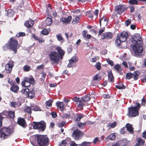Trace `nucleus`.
I'll return each mask as SVG.
<instances>
[{
	"label": "nucleus",
	"instance_id": "f257e3e1",
	"mask_svg": "<svg viewBox=\"0 0 146 146\" xmlns=\"http://www.w3.org/2000/svg\"><path fill=\"white\" fill-rule=\"evenodd\" d=\"M135 106H131L128 109V115L130 117H135L138 116L139 114V110L140 108L141 105L140 104L135 102H134Z\"/></svg>",
	"mask_w": 146,
	"mask_h": 146
},
{
	"label": "nucleus",
	"instance_id": "e2e57ef3",
	"mask_svg": "<svg viewBox=\"0 0 146 146\" xmlns=\"http://www.w3.org/2000/svg\"><path fill=\"white\" fill-rule=\"evenodd\" d=\"M3 49L4 51L7 50L8 49H9L8 44H7L4 46L3 47Z\"/></svg>",
	"mask_w": 146,
	"mask_h": 146
},
{
	"label": "nucleus",
	"instance_id": "603ef678",
	"mask_svg": "<svg viewBox=\"0 0 146 146\" xmlns=\"http://www.w3.org/2000/svg\"><path fill=\"white\" fill-rule=\"evenodd\" d=\"M70 60H71L72 62L74 63L77 62L78 58L77 57L74 56L72 57Z\"/></svg>",
	"mask_w": 146,
	"mask_h": 146
},
{
	"label": "nucleus",
	"instance_id": "393cba45",
	"mask_svg": "<svg viewBox=\"0 0 146 146\" xmlns=\"http://www.w3.org/2000/svg\"><path fill=\"white\" fill-rule=\"evenodd\" d=\"M19 87L16 84H13L11 88V90L13 92L17 93V91L19 90Z\"/></svg>",
	"mask_w": 146,
	"mask_h": 146
},
{
	"label": "nucleus",
	"instance_id": "b1692460",
	"mask_svg": "<svg viewBox=\"0 0 146 146\" xmlns=\"http://www.w3.org/2000/svg\"><path fill=\"white\" fill-rule=\"evenodd\" d=\"M34 21L31 20L27 21L25 23V26L27 27H32L34 24Z\"/></svg>",
	"mask_w": 146,
	"mask_h": 146
},
{
	"label": "nucleus",
	"instance_id": "aec40b11",
	"mask_svg": "<svg viewBox=\"0 0 146 146\" xmlns=\"http://www.w3.org/2000/svg\"><path fill=\"white\" fill-rule=\"evenodd\" d=\"M72 13H73V17H80L82 14L81 12L79 9H77L75 10H73Z\"/></svg>",
	"mask_w": 146,
	"mask_h": 146
},
{
	"label": "nucleus",
	"instance_id": "58836bf2",
	"mask_svg": "<svg viewBox=\"0 0 146 146\" xmlns=\"http://www.w3.org/2000/svg\"><path fill=\"white\" fill-rule=\"evenodd\" d=\"M52 102V100H50L46 102V107L47 109H49L50 107L51 106Z\"/></svg>",
	"mask_w": 146,
	"mask_h": 146
},
{
	"label": "nucleus",
	"instance_id": "ea45409f",
	"mask_svg": "<svg viewBox=\"0 0 146 146\" xmlns=\"http://www.w3.org/2000/svg\"><path fill=\"white\" fill-rule=\"evenodd\" d=\"M31 108L32 110L35 111H41V110L40 108L36 105H33L31 106Z\"/></svg>",
	"mask_w": 146,
	"mask_h": 146
},
{
	"label": "nucleus",
	"instance_id": "2f4dec72",
	"mask_svg": "<svg viewBox=\"0 0 146 146\" xmlns=\"http://www.w3.org/2000/svg\"><path fill=\"white\" fill-rule=\"evenodd\" d=\"M84 116V115L83 114H77L75 117V120L76 121H79Z\"/></svg>",
	"mask_w": 146,
	"mask_h": 146
},
{
	"label": "nucleus",
	"instance_id": "338daca9",
	"mask_svg": "<svg viewBox=\"0 0 146 146\" xmlns=\"http://www.w3.org/2000/svg\"><path fill=\"white\" fill-rule=\"evenodd\" d=\"M131 21L130 19H128L126 20L125 22V25L126 26H128L131 23Z\"/></svg>",
	"mask_w": 146,
	"mask_h": 146
},
{
	"label": "nucleus",
	"instance_id": "0e129e2a",
	"mask_svg": "<svg viewBox=\"0 0 146 146\" xmlns=\"http://www.w3.org/2000/svg\"><path fill=\"white\" fill-rule=\"evenodd\" d=\"M25 34L24 33L20 32L17 33L16 34V36L17 37H19L21 36H25Z\"/></svg>",
	"mask_w": 146,
	"mask_h": 146
},
{
	"label": "nucleus",
	"instance_id": "7c9ffc66",
	"mask_svg": "<svg viewBox=\"0 0 146 146\" xmlns=\"http://www.w3.org/2000/svg\"><path fill=\"white\" fill-rule=\"evenodd\" d=\"M32 36L35 40H38L39 43H42L44 42V40L41 38H38L34 34Z\"/></svg>",
	"mask_w": 146,
	"mask_h": 146
},
{
	"label": "nucleus",
	"instance_id": "f704fd0d",
	"mask_svg": "<svg viewBox=\"0 0 146 146\" xmlns=\"http://www.w3.org/2000/svg\"><path fill=\"white\" fill-rule=\"evenodd\" d=\"M46 25H50L52 23V21L51 18L48 17L45 20Z\"/></svg>",
	"mask_w": 146,
	"mask_h": 146
},
{
	"label": "nucleus",
	"instance_id": "1a4fd4ad",
	"mask_svg": "<svg viewBox=\"0 0 146 146\" xmlns=\"http://www.w3.org/2000/svg\"><path fill=\"white\" fill-rule=\"evenodd\" d=\"M128 36L127 33L125 31H123L121 33L119 34L117 36L119 37L122 42L125 41Z\"/></svg>",
	"mask_w": 146,
	"mask_h": 146
},
{
	"label": "nucleus",
	"instance_id": "052dcab7",
	"mask_svg": "<svg viewBox=\"0 0 146 146\" xmlns=\"http://www.w3.org/2000/svg\"><path fill=\"white\" fill-rule=\"evenodd\" d=\"M93 79L94 80H100L101 79V77L98 74H96L93 77Z\"/></svg>",
	"mask_w": 146,
	"mask_h": 146
},
{
	"label": "nucleus",
	"instance_id": "20e7f679",
	"mask_svg": "<svg viewBox=\"0 0 146 146\" xmlns=\"http://www.w3.org/2000/svg\"><path fill=\"white\" fill-rule=\"evenodd\" d=\"M46 123L42 121L39 122H34L33 128L35 129H38L40 131H43L46 127Z\"/></svg>",
	"mask_w": 146,
	"mask_h": 146
},
{
	"label": "nucleus",
	"instance_id": "bb28decb",
	"mask_svg": "<svg viewBox=\"0 0 146 146\" xmlns=\"http://www.w3.org/2000/svg\"><path fill=\"white\" fill-rule=\"evenodd\" d=\"M126 126L127 130L128 131L131 133H133V129L131 125L129 123H127L126 125Z\"/></svg>",
	"mask_w": 146,
	"mask_h": 146
},
{
	"label": "nucleus",
	"instance_id": "a878e982",
	"mask_svg": "<svg viewBox=\"0 0 146 146\" xmlns=\"http://www.w3.org/2000/svg\"><path fill=\"white\" fill-rule=\"evenodd\" d=\"M108 78L109 81L112 82H113L114 80L112 73L111 71H109L108 74Z\"/></svg>",
	"mask_w": 146,
	"mask_h": 146
},
{
	"label": "nucleus",
	"instance_id": "0eeeda50",
	"mask_svg": "<svg viewBox=\"0 0 146 146\" xmlns=\"http://www.w3.org/2000/svg\"><path fill=\"white\" fill-rule=\"evenodd\" d=\"M82 135V132L79 130L77 129L74 131L72 135L75 140H79Z\"/></svg>",
	"mask_w": 146,
	"mask_h": 146
},
{
	"label": "nucleus",
	"instance_id": "cd10ccee",
	"mask_svg": "<svg viewBox=\"0 0 146 146\" xmlns=\"http://www.w3.org/2000/svg\"><path fill=\"white\" fill-rule=\"evenodd\" d=\"M24 79L27 80L30 84H33L34 83L35 80L32 76H30L28 78H25Z\"/></svg>",
	"mask_w": 146,
	"mask_h": 146
},
{
	"label": "nucleus",
	"instance_id": "473e14b6",
	"mask_svg": "<svg viewBox=\"0 0 146 146\" xmlns=\"http://www.w3.org/2000/svg\"><path fill=\"white\" fill-rule=\"evenodd\" d=\"M24 82H23L22 83V85L26 87H28L30 86V84L27 81V80H25L24 79Z\"/></svg>",
	"mask_w": 146,
	"mask_h": 146
},
{
	"label": "nucleus",
	"instance_id": "4468645a",
	"mask_svg": "<svg viewBox=\"0 0 146 146\" xmlns=\"http://www.w3.org/2000/svg\"><path fill=\"white\" fill-rule=\"evenodd\" d=\"M46 12L48 14V15L50 14L51 13H52L54 17L56 16L57 15L55 11L51 10V6L50 5H48V6L47 8Z\"/></svg>",
	"mask_w": 146,
	"mask_h": 146
},
{
	"label": "nucleus",
	"instance_id": "5fc2aeb1",
	"mask_svg": "<svg viewBox=\"0 0 146 146\" xmlns=\"http://www.w3.org/2000/svg\"><path fill=\"white\" fill-rule=\"evenodd\" d=\"M31 67L27 65H25L23 67L24 70L25 71L28 72L30 69Z\"/></svg>",
	"mask_w": 146,
	"mask_h": 146
},
{
	"label": "nucleus",
	"instance_id": "bf43d9fd",
	"mask_svg": "<svg viewBox=\"0 0 146 146\" xmlns=\"http://www.w3.org/2000/svg\"><path fill=\"white\" fill-rule=\"evenodd\" d=\"M86 124V122H84V123L79 122L78 123V125L79 127L80 128H82Z\"/></svg>",
	"mask_w": 146,
	"mask_h": 146
},
{
	"label": "nucleus",
	"instance_id": "412c9836",
	"mask_svg": "<svg viewBox=\"0 0 146 146\" xmlns=\"http://www.w3.org/2000/svg\"><path fill=\"white\" fill-rule=\"evenodd\" d=\"M87 33V31L85 30L82 32V36L85 39H89L91 37V35H90L88 34Z\"/></svg>",
	"mask_w": 146,
	"mask_h": 146
},
{
	"label": "nucleus",
	"instance_id": "7ed1b4c3",
	"mask_svg": "<svg viewBox=\"0 0 146 146\" xmlns=\"http://www.w3.org/2000/svg\"><path fill=\"white\" fill-rule=\"evenodd\" d=\"M11 130L9 129L3 127L0 129V138L4 139L8 138L11 133Z\"/></svg>",
	"mask_w": 146,
	"mask_h": 146
},
{
	"label": "nucleus",
	"instance_id": "a19ab883",
	"mask_svg": "<svg viewBox=\"0 0 146 146\" xmlns=\"http://www.w3.org/2000/svg\"><path fill=\"white\" fill-rule=\"evenodd\" d=\"M56 37L58 40L60 41L61 42H63L64 41L63 40V38L62 37L60 34H59L56 35Z\"/></svg>",
	"mask_w": 146,
	"mask_h": 146
},
{
	"label": "nucleus",
	"instance_id": "37998d69",
	"mask_svg": "<svg viewBox=\"0 0 146 146\" xmlns=\"http://www.w3.org/2000/svg\"><path fill=\"white\" fill-rule=\"evenodd\" d=\"M31 108L29 106L26 107L24 111L25 112H27L29 114H31Z\"/></svg>",
	"mask_w": 146,
	"mask_h": 146
},
{
	"label": "nucleus",
	"instance_id": "9b49d317",
	"mask_svg": "<svg viewBox=\"0 0 146 146\" xmlns=\"http://www.w3.org/2000/svg\"><path fill=\"white\" fill-rule=\"evenodd\" d=\"M56 49L57 51V53L59 54V55L60 57V59H62L63 56L64 55L65 53V51L59 46H57L56 48Z\"/></svg>",
	"mask_w": 146,
	"mask_h": 146
},
{
	"label": "nucleus",
	"instance_id": "c756f323",
	"mask_svg": "<svg viewBox=\"0 0 146 146\" xmlns=\"http://www.w3.org/2000/svg\"><path fill=\"white\" fill-rule=\"evenodd\" d=\"M102 22L105 25H107L108 23V19L105 17L101 18L100 20V26Z\"/></svg>",
	"mask_w": 146,
	"mask_h": 146
},
{
	"label": "nucleus",
	"instance_id": "5701e85b",
	"mask_svg": "<svg viewBox=\"0 0 146 146\" xmlns=\"http://www.w3.org/2000/svg\"><path fill=\"white\" fill-rule=\"evenodd\" d=\"M114 69L117 72L121 71L123 69L122 67L119 64L115 65L114 67Z\"/></svg>",
	"mask_w": 146,
	"mask_h": 146
},
{
	"label": "nucleus",
	"instance_id": "de8ad7c7",
	"mask_svg": "<svg viewBox=\"0 0 146 146\" xmlns=\"http://www.w3.org/2000/svg\"><path fill=\"white\" fill-rule=\"evenodd\" d=\"M129 3L131 5L137 4L138 1L137 0H129Z\"/></svg>",
	"mask_w": 146,
	"mask_h": 146
},
{
	"label": "nucleus",
	"instance_id": "c9c22d12",
	"mask_svg": "<svg viewBox=\"0 0 146 146\" xmlns=\"http://www.w3.org/2000/svg\"><path fill=\"white\" fill-rule=\"evenodd\" d=\"M75 17L73 19L72 23L74 24H75L78 23L79 22V21L80 19V17Z\"/></svg>",
	"mask_w": 146,
	"mask_h": 146
},
{
	"label": "nucleus",
	"instance_id": "774afa93",
	"mask_svg": "<svg viewBox=\"0 0 146 146\" xmlns=\"http://www.w3.org/2000/svg\"><path fill=\"white\" fill-rule=\"evenodd\" d=\"M70 146H78V145L76 144L74 141H72L70 143Z\"/></svg>",
	"mask_w": 146,
	"mask_h": 146
},
{
	"label": "nucleus",
	"instance_id": "4d7b16f0",
	"mask_svg": "<svg viewBox=\"0 0 146 146\" xmlns=\"http://www.w3.org/2000/svg\"><path fill=\"white\" fill-rule=\"evenodd\" d=\"M116 87L117 88L120 89H121L124 88V86L122 84H120L116 85Z\"/></svg>",
	"mask_w": 146,
	"mask_h": 146
},
{
	"label": "nucleus",
	"instance_id": "f3484780",
	"mask_svg": "<svg viewBox=\"0 0 146 146\" xmlns=\"http://www.w3.org/2000/svg\"><path fill=\"white\" fill-rule=\"evenodd\" d=\"M112 37V35L110 32H108L103 34L101 38L103 39L106 38L108 39L111 38Z\"/></svg>",
	"mask_w": 146,
	"mask_h": 146
},
{
	"label": "nucleus",
	"instance_id": "680f3d73",
	"mask_svg": "<svg viewBox=\"0 0 146 146\" xmlns=\"http://www.w3.org/2000/svg\"><path fill=\"white\" fill-rule=\"evenodd\" d=\"M106 60L107 62L109 64H110L111 66H113V62L112 60H110L109 58L106 59Z\"/></svg>",
	"mask_w": 146,
	"mask_h": 146
},
{
	"label": "nucleus",
	"instance_id": "4c0bfd02",
	"mask_svg": "<svg viewBox=\"0 0 146 146\" xmlns=\"http://www.w3.org/2000/svg\"><path fill=\"white\" fill-rule=\"evenodd\" d=\"M90 97L88 95L82 98V100L84 102H86L89 101L90 100Z\"/></svg>",
	"mask_w": 146,
	"mask_h": 146
},
{
	"label": "nucleus",
	"instance_id": "c03bdc74",
	"mask_svg": "<svg viewBox=\"0 0 146 146\" xmlns=\"http://www.w3.org/2000/svg\"><path fill=\"white\" fill-rule=\"evenodd\" d=\"M29 91V89L28 88H26L22 89L21 91V92L23 94L27 95Z\"/></svg>",
	"mask_w": 146,
	"mask_h": 146
},
{
	"label": "nucleus",
	"instance_id": "6e6552de",
	"mask_svg": "<svg viewBox=\"0 0 146 146\" xmlns=\"http://www.w3.org/2000/svg\"><path fill=\"white\" fill-rule=\"evenodd\" d=\"M14 62L12 60H9L8 63L5 66V69L7 73H9L12 70V67L14 66Z\"/></svg>",
	"mask_w": 146,
	"mask_h": 146
},
{
	"label": "nucleus",
	"instance_id": "dca6fc26",
	"mask_svg": "<svg viewBox=\"0 0 146 146\" xmlns=\"http://www.w3.org/2000/svg\"><path fill=\"white\" fill-rule=\"evenodd\" d=\"M72 19V17L71 16H68L67 18L63 17L61 18V21L63 23H67L70 22Z\"/></svg>",
	"mask_w": 146,
	"mask_h": 146
},
{
	"label": "nucleus",
	"instance_id": "39448f33",
	"mask_svg": "<svg viewBox=\"0 0 146 146\" xmlns=\"http://www.w3.org/2000/svg\"><path fill=\"white\" fill-rule=\"evenodd\" d=\"M8 44L9 46V49L13 51L15 53H16L17 45L18 44L17 41L15 39L11 38Z\"/></svg>",
	"mask_w": 146,
	"mask_h": 146
},
{
	"label": "nucleus",
	"instance_id": "09e8293b",
	"mask_svg": "<svg viewBox=\"0 0 146 146\" xmlns=\"http://www.w3.org/2000/svg\"><path fill=\"white\" fill-rule=\"evenodd\" d=\"M14 112L11 111H9L8 117H9L11 118H13L14 117Z\"/></svg>",
	"mask_w": 146,
	"mask_h": 146
},
{
	"label": "nucleus",
	"instance_id": "69168bd1",
	"mask_svg": "<svg viewBox=\"0 0 146 146\" xmlns=\"http://www.w3.org/2000/svg\"><path fill=\"white\" fill-rule=\"evenodd\" d=\"M10 106L11 107L15 108L17 106V102H11L10 103Z\"/></svg>",
	"mask_w": 146,
	"mask_h": 146
},
{
	"label": "nucleus",
	"instance_id": "ddd939ff",
	"mask_svg": "<svg viewBox=\"0 0 146 146\" xmlns=\"http://www.w3.org/2000/svg\"><path fill=\"white\" fill-rule=\"evenodd\" d=\"M115 9V11L117 12V13L119 14H121L125 10L123 6L120 5L116 6Z\"/></svg>",
	"mask_w": 146,
	"mask_h": 146
},
{
	"label": "nucleus",
	"instance_id": "a18cd8bd",
	"mask_svg": "<svg viewBox=\"0 0 146 146\" xmlns=\"http://www.w3.org/2000/svg\"><path fill=\"white\" fill-rule=\"evenodd\" d=\"M14 13V11L12 9L8 10L7 12V15L9 17L13 16Z\"/></svg>",
	"mask_w": 146,
	"mask_h": 146
},
{
	"label": "nucleus",
	"instance_id": "8fccbe9b",
	"mask_svg": "<svg viewBox=\"0 0 146 146\" xmlns=\"http://www.w3.org/2000/svg\"><path fill=\"white\" fill-rule=\"evenodd\" d=\"M137 141L139 144L141 145H143L145 143V141L143 139L140 138L138 139Z\"/></svg>",
	"mask_w": 146,
	"mask_h": 146
},
{
	"label": "nucleus",
	"instance_id": "9d476101",
	"mask_svg": "<svg viewBox=\"0 0 146 146\" xmlns=\"http://www.w3.org/2000/svg\"><path fill=\"white\" fill-rule=\"evenodd\" d=\"M141 38L140 35L137 34L135 35L131 39V41L132 42L133 44H136L138 41H141Z\"/></svg>",
	"mask_w": 146,
	"mask_h": 146
},
{
	"label": "nucleus",
	"instance_id": "f8f14e48",
	"mask_svg": "<svg viewBox=\"0 0 146 146\" xmlns=\"http://www.w3.org/2000/svg\"><path fill=\"white\" fill-rule=\"evenodd\" d=\"M39 135H34L31 136L30 138V140L31 143L34 146H37V145H36L35 143L37 141V142L38 141V137Z\"/></svg>",
	"mask_w": 146,
	"mask_h": 146
},
{
	"label": "nucleus",
	"instance_id": "72a5a7b5",
	"mask_svg": "<svg viewBox=\"0 0 146 146\" xmlns=\"http://www.w3.org/2000/svg\"><path fill=\"white\" fill-rule=\"evenodd\" d=\"M116 125L117 123L116 122L114 121L112 123H109L107 125V126L109 128H113L116 126Z\"/></svg>",
	"mask_w": 146,
	"mask_h": 146
},
{
	"label": "nucleus",
	"instance_id": "2eb2a0df",
	"mask_svg": "<svg viewBox=\"0 0 146 146\" xmlns=\"http://www.w3.org/2000/svg\"><path fill=\"white\" fill-rule=\"evenodd\" d=\"M17 122L19 124L24 127H25L27 125L25 120L23 118H18Z\"/></svg>",
	"mask_w": 146,
	"mask_h": 146
},
{
	"label": "nucleus",
	"instance_id": "e433bc0d",
	"mask_svg": "<svg viewBox=\"0 0 146 146\" xmlns=\"http://www.w3.org/2000/svg\"><path fill=\"white\" fill-rule=\"evenodd\" d=\"M91 142L85 141L82 142L81 144H78V146H89Z\"/></svg>",
	"mask_w": 146,
	"mask_h": 146
},
{
	"label": "nucleus",
	"instance_id": "a211bd4d",
	"mask_svg": "<svg viewBox=\"0 0 146 146\" xmlns=\"http://www.w3.org/2000/svg\"><path fill=\"white\" fill-rule=\"evenodd\" d=\"M56 104L57 107L59 108L61 111L64 110V108L63 102L58 101L56 103Z\"/></svg>",
	"mask_w": 146,
	"mask_h": 146
},
{
	"label": "nucleus",
	"instance_id": "49530a36",
	"mask_svg": "<svg viewBox=\"0 0 146 146\" xmlns=\"http://www.w3.org/2000/svg\"><path fill=\"white\" fill-rule=\"evenodd\" d=\"M121 42H122L121 41L119 38L117 36L115 41V44L117 46H119Z\"/></svg>",
	"mask_w": 146,
	"mask_h": 146
},
{
	"label": "nucleus",
	"instance_id": "3c124183",
	"mask_svg": "<svg viewBox=\"0 0 146 146\" xmlns=\"http://www.w3.org/2000/svg\"><path fill=\"white\" fill-rule=\"evenodd\" d=\"M49 32L46 29H44L41 32V34L45 35H47Z\"/></svg>",
	"mask_w": 146,
	"mask_h": 146
},
{
	"label": "nucleus",
	"instance_id": "864d4df0",
	"mask_svg": "<svg viewBox=\"0 0 146 146\" xmlns=\"http://www.w3.org/2000/svg\"><path fill=\"white\" fill-rule=\"evenodd\" d=\"M126 77L128 79H130L133 77L132 74L130 72L127 73L126 74Z\"/></svg>",
	"mask_w": 146,
	"mask_h": 146
},
{
	"label": "nucleus",
	"instance_id": "13d9d810",
	"mask_svg": "<svg viewBox=\"0 0 146 146\" xmlns=\"http://www.w3.org/2000/svg\"><path fill=\"white\" fill-rule=\"evenodd\" d=\"M95 66L98 70H100L101 68L100 63L99 62L96 63L95 65Z\"/></svg>",
	"mask_w": 146,
	"mask_h": 146
},
{
	"label": "nucleus",
	"instance_id": "423d86ee",
	"mask_svg": "<svg viewBox=\"0 0 146 146\" xmlns=\"http://www.w3.org/2000/svg\"><path fill=\"white\" fill-rule=\"evenodd\" d=\"M133 49L135 54L139 55L143 51V48L141 44L139 43L133 45Z\"/></svg>",
	"mask_w": 146,
	"mask_h": 146
},
{
	"label": "nucleus",
	"instance_id": "f03ea898",
	"mask_svg": "<svg viewBox=\"0 0 146 146\" xmlns=\"http://www.w3.org/2000/svg\"><path fill=\"white\" fill-rule=\"evenodd\" d=\"M49 56L50 62L52 65H56L58 63L60 57L57 52L56 51L50 52Z\"/></svg>",
	"mask_w": 146,
	"mask_h": 146
},
{
	"label": "nucleus",
	"instance_id": "4be33fe9",
	"mask_svg": "<svg viewBox=\"0 0 146 146\" xmlns=\"http://www.w3.org/2000/svg\"><path fill=\"white\" fill-rule=\"evenodd\" d=\"M115 135L114 133H112L110 134L108 137L105 139V141H107L108 139L110 140H113L115 138Z\"/></svg>",
	"mask_w": 146,
	"mask_h": 146
},
{
	"label": "nucleus",
	"instance_id": "6e6d98bb",
	"mask_svg": "<svg viewBox=\"0 0 146 146\" xmlns=\"http://www.w3.org/2000/svg\"><path fill=\"white\" fill-rule=\"evenodd\" d=\"M78 107L82 109L83 106L84 105V103L81 100L79 101L78 102Z\"/></svg>",
	"mask_w": 146,
	"mask_h": 146
},
{
	"label": "nucleus",
	"instance_id": "c85d7f7f",
	"mask_svg": "<svg viewBox=\"0 0 146 146\" xmlns=\"http://www.w3.org/2000/svg\"><path fill=\"white\" fill-rule=\"evenodd\" d=\"M9 114V111L4 110L2 113H0V115L2 117V119H3V117H8Z\"/></svg>",
	"mask_w": 146,
	"mask_h": 146
},
{
	"label": "nucleus",
	"instance_id": "79ce46f5",
	"mask_svg": "<svg viewBox=\"0 0 146 146\" xmlns=\"http://www.w3.org/2000/svg\"><path fill=\"white\" fill-rule=\"evenodd\" d=\"M138 71H136L134 72L133 74H132V77L134 78L135 80H136L138 79Z\"/></svg>",
	"mask_w": 146,
	"mask_h": 146
},
{
	"label": "nucleus",
	"instance_id": "6ab92c4d",
	"mask_svg": "<svg viewBox=\"0 0 146 146\" xmlns=\"http://www.w3.org/2000/svg\"><path fill=\"white\" fill-rule=\"evenodd\" d=\"M28 98L32 99L34 98L35 96V91L34 89L29 90L28 95Z\"/></svg>",
	"mask_w": 146,
	"mask_h": 146
}]
</instances>
